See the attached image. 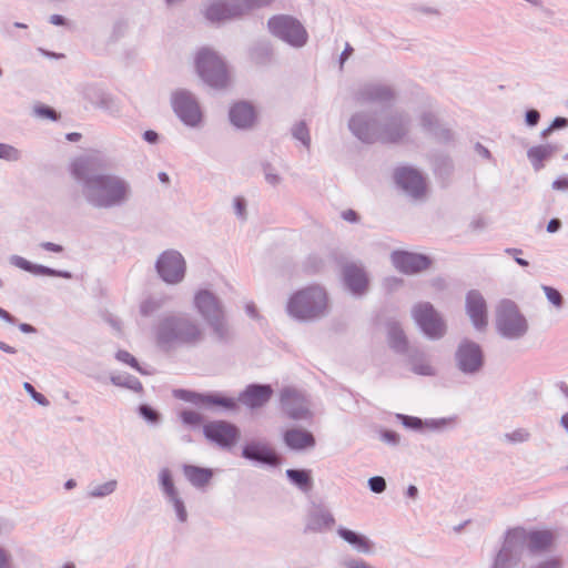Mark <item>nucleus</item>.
I'll use <instances>...</instances> for the list:
<instances>
[{
    "mask_svg": "<svg viewBox=\"0 0 568 568\" xmlns=\"http://www.w3.org/2000/svg\"><path fill=\"white\" fill-rule=\"evenodd\" d=\"M111 381L114 385L124 386L134 392H140L142 389L141 383L132 376H112Z\"/></svg>",
    "mask_w": 568,
    "mask_h": 568,
    "instance_id": "36",
    "label": "nucleus"
},
{
    "mask_svg": "<svg viewBox=\"0 0 568 568\" xmlns=\"http://www.w3.org/2000/svg\"><path fill=\"white\" fill-rule=\"evenodd\" d=\"M272 395V388L267 385H252L241 395V400L254 408L265 404Z\"/></svg>",
    "mask_w": 568,
    "mask_h": 568,
    "instance_id": "25",
    "label": "nucleus"
},
{
    "mask_svg": "<svg viewBox=\"0 0 568 568\" xmlns=\"http://www.w3.org/2000/svg\"><path fill=\"white\" fill-rule=\"evenodd\" d=\"M557 152H559V146L548 143L530 148L527 152V156L530 160L534 169L539 171L544 168V161L550 159Z\"/></svg>",
    "mask_w": 568,
    "mask_h": 568,
    "instance_id": "28",
    "label": "nucleus"
},
{
    "mask_svg": "<svg viewBox=\"0 0 568 568\" xmlns=\"http://www.w3.org/2000/svg\"><path fill=\"white\" fill-rule=\"evenodd\" d=\"M396 183L413 197H420L426 193L427 184L424 176L415 169L399 168L395 171Z\"/></svg>",
    "mask_w": 568,
    "mask_h": 568,
    "instance_id": "16",
    "label": "nucleus"
},
{
    "mask_svg": "<svg viewBox=\"0 0 568 568\" xmlns=\"http://www.w3.org/2000/svg\"><path fill=\"white\" fill-rule=\"evenodd\" d=\"M541 288L545 292L548 301L556 308H561L562 307V305H564V297H562V295L560 294L559 291H557L556 288H554L551 286H547V285H542Z\"/></svg>",
    "mask_w": 568,
    "mask_h": 568,
    "instance_id": "38",
    "label": "nucleus"
},
{
    "mask_svg": "<svg viewBox=\"0 0 568 568\" xmlns=\"http://www.w3.org/2000/svg\"><path fill=\"white\" fill-rule=\"evenodd\" d=\"M422 125L425 130L433 133L435 136H437L440 140H449L452 136V133L448 129L443 128L436 120V118L427 112L422 115Z\"/></svg>",
    "mask_w": 568,
    "mask_h": 568,
    "instance_id": "32",
    "label": "nucleus"
},
{
    "mask_svg": "<svg viewBox=\"0 0 568 568\" xmlns=\"http://www.w3.org/2000/svg\"><path fill=\"white\" fill-rule=\"evenodd\" d=\"M0 159L17 161L20 159V152L11 145L0 143Z\"/></svg>",
    "mask_w": 568,
    "mask_h": 568,
    "instance_id": "41",
    "label": "nucleus"
},
{
    "mask_svg": "<svg viewBox=\"0 0 568 568\" xmlns=\"http://www.w3.org/2000/svg\"><path fill=\"white\" fill-rule=\"evenodd\" d=\"M560 567H561L560 561L557 559L546 561L539 566V568H560Z\"/></svg>",
    "mask_w": 568,
    "mask_h": 568,
    "instance_id": "63",
    "label": "nucleus"
},
{
    "mask_svg": "<svg viewBox=\"0 0 568 568\" xmlns=\"http://www.w3.org/2000/svg\"><path fill=\"white\" fill-rule=\"evenodd\" d=\"M555 541L551 530H528L516 527L508 530L493 568H518L526 550L541 552L549 550Z\"/></svg>",
    "mask_w": 568,
    "mask_h": 568,
    "instance_id": "2",
    "label": "nucleus"
},
{
    "mask_svg": "<svg viewBox=\"0 0 568 568\" xmlns=\"http://www.w3.org/2000/svg\"><path fill=\"white\" fill-rule=\"evenodd\" d=\"M182 420L187 425H197L201 423V415L194 410H183L181 413Z\"/></svg>",
    "mask_w": 568,
    "mask_h": 568,
    "instance_id": "47",
    "label": "nucleus"
},
{
    "mask_svg": "<svg viewBox=\"0 0 568 568\" xmlns=\"http://www.w3.org/2000/svg\"><path fill=\"white\" fill-rule=\"evenodd\" d=\"M539 119L540 114L537 110L531 109L526 112V123L529 126H535L539 122Z\"/></svg>",
    "mask_w": 568,
    "mask_h": 568,
    "instance_id": "56",
    "label": "nucleus"
},
{
    "mask_svg": "<svg viewBox=\"0 0 568 568\" xmlns=\"http://www.w3.org/2000/svg\"><path fill=\"white\" fill-rule=\"evenodd\" d=\"M392 261L397 270L407 274L420 272L429 265L426 256L408 252L393 253Z\"/></svg>",
    "mask_w": 568,
    "mask_h": 568,
    "instance_id": "19",
    "label": "nucleus"
},
{
    "mask_svg": "<svg viewBox=\"0 0 568 568\" xmlns=\"http://www.w3.org/2000/svg\"><path fill=\"white\" fill-rule=\"evenodd\" d=\"M41 246L47 250V251H51V252H61L62 251V246L58 245V244H54V243H51V242H44L41 244Z\"/></svg>",
    "mask_w": 568,
    "mask_h": 568,
    "instance_id": "61",
    "label": "nucleus"
},
{
    "mask_svg": "<svg viewBox=\"0 0 568 568\" xmlns=\"http://www.w3.org/2000/svg\"><path fill=\"white\" fill-rule=\"evenodd\" d=\"M466 307L474 326L484 329L487 325V306L483 295L477 291H470L467 295Z\"/></svg>",
    "mask_w": 568,
    "mask_h": 568,
    "instance_id": "20",
    "label": "nucleus"
},
{
    "mask_svg": "<svg viewBox=\"0 0 568 568\" xmlns=\"http://www.w3.org/2000/svg\"><path fill=\"white\" fill-rule=\"evenodd\" d=\"M235 213L239 217L245 219L246 216V202L243 197H235L234 200Z\"/></svg>",
    "mask_w": 568,
    "mask_h": 568,
    "instance_id": "52",
    "label": "nucleus"
},
{
    "mask_svg": "<svg viewBox=\"0 0 568 568\" xmlns=\"http://www.w3.org/2000/svg\"><path fill=\"white\" fill-rule=\"evenodd\" d=\"M0 568H14L11 552L0 546Z\"/></svg>",
    "mask_w": 568,
    "mask_h": 568,
    "instance_id": "46",
    "label": "nucleus"
},
{
    "mask_svg": "<svg viewBox=\"0 0 568 568\" xmlns=\"http://www.w3.org/2000/svg\"><path fill=\"white\" fill-rule=\"evenodd\" d=\"M255 110L246 102H239L230 110V120L237 128H250L255 121Z\"/></svg>",
    "mask_w": 568,
    "mask_h": 568,
    "instance_id": "24",
    "label": "nucleus"
},
{
    "mask_svg": "<svg viewBox=\"0 0 568 568\" xmlns=\"http://www.w3.org/2000/svg\"><path fill=\"white\" fill-rule=\"evenodd\" d=\"M273 0H215L205 10V17L212 22L240 18L255 8L268 6Z\"/></svg>",
    "mask_w": 568,
    "mask_h": 568,
    "instance_id": "9",
    "label": "nucleus"
},
{
    "mask_svg": "<svg viewBox=\"0 0 568 568\" xmlns=\"http://www.w3.org/2000/svg\"><path fill=\"white\" fill-rule=\"evenodd\" d=\"M204 434L210 440L225 448L232 447L240 437L239 428L224 420L207 423L204 426Z\"/></svg>",
    "mask_w": 568,
    "mask_h": 568,
    "instance_id": "15",
    "label": "nucleus"
},
{
    "mask_svg": "<svg viewBox=\"0 0 568 568\" xmlns=\"http://www.w3.org/2000/svg\"><path fill=\"white\" fill-rule=\"evenodd\" d=\"M348 126L355 136L366 143L397 142L407 133L408 120L404 114H396L377 122L366 113H356Z\"/></svg>",
    "mask_w": 568,
    "mask_h": 568,
    "instance_id": "3",
    "label": "nucleus"
},
{
    "mask_svg": "<svg viewBox=\"0 0 568 568\" xmlns=\"http://www.w3.org/2000/svg\"><path fill=\"white\" fill-rule=\"evenodd\" d=\"M195 65L201 79L213 88H224L230 82V73L222 58L210 48L199 50Z\"/></svg>",
    "mask_w": 568,
    "mask_h": 568,
    "instance_id": "7",
    "label": "nucleus"
},
{
    "mask_svg": "<svg viewBox=\"0 0 568 568\" xmlns=\"http://www.w3.org/2000/svg\"><path fill=\"white\" fill-rule=\"evenodd\" d=\"M356 99L362 103H385L394 99V91L383 83H367L357 92Z\"/></svg>",
    "mask_w": 568,
    "mask_h": 568,
    "instance_id": "21",
    "label": "nucleus"
},
{
    "mask_svg": "<svg viewBox=\"0 0 568 568\" xmlns=\"http://www.w3.org/2000/svg\"><path fill=\"white\" fill-rule=\"evenodd\" d=\"M160 484L162 490L168 498V500L173 505L176 516L180 521L184 523L187 518V513L184 507L183 501L180 499L178 490L174 486L171 471L169 469H163L160 473Z\"/></svg>",
    "mask_w": 568,
    "mask_h": 568,
    "instance_id": "23",
    "label": "nucleus"
},
{
    "mask_svg": "<svg viewBox=\"0 0 568 568\" xmlns=\"http://www.w3.org/2000/svg\"><path fill=\"white\" fill-rule=\"evenodd\" d=\"M243 457L262 464L275 466L280 462V457L274 449L264 442H251L243 449Z\"/></svg>",
    "mask_w": 568,
    "mask_h": 568,
    "instance_id": "22",
    "label": "nucleus"
},
{
    "mask_svg": "<svg viewBox=\"0 0 568 568\" xmlns=\"http://www.w3.org/2000/svg\"><path fill=\"white\" fill-rule=\"evenodd\" d=\"M162 304V301L160 298H156V297H148L146 300H144L142 303H141V313L143 315H150L152 314L155 310H158Z\"/></svg>",
    "mask_w": 568,
    "mask_h": 568,
    "instance_id": "40",
    "label": "nucleus"
},
{
    "mask_svg": "<svg viewBox=\"0 0 568 568\" xmlns=\"http://www.w3.org/2000/svg\"><path fill=\"white\" fill-rule=\"evenodd\" d=\"M552 187L558 191H568V176L556 180L552 183Z\"/></svg>",
    "mask_w": 568,
    "mask_h": 568,
    "instance_id": "57",
    "label": "nucleus"
},
{
    "mask_svg": "<svg viewBox=\"0 0 568 568\" xmlns=\"http://www.w3.org/2000/svg\"><path fill=\"white\" fill-rule=\"evenodd\" d=\"M506 439L510 443H524L530 437V434L525 428H518L511 433L505 435Z\"/></svg>",
    "mask_w": 568,
    "mask_h": 568,
    "instance_id": "43",
    "label": "nucleus"
},
{
    "mask_svg": "<svg viewBox=\"0 0 568 568\" xmlns=\"http://www.w3.org/2000/svg\"><path fill=\"white\" fill-rule=\"evenodd\" d=\"M184 475L192 485L203 487L211 480L213 473L209 468L186 465L184 466Z\"/></svg>",
    "mask_w": 568,
    "mask_h": 568,
    "instance_id": "30",
    "label": "nucleus"
},
{
    "mask_svg": "<svg viewBox=\"0 0 568 568\" xmlns=\"http://www.w3.org/2000/svg\"><path fill=\"white\" fill-rule=\"evenodd\" d=\"M413 317L425 335L440 338L446 332V324L440 314L428 302L418 303L413 307Z\"/></svg>",
    "mask_w": 568,
    "mask_h": 568,
    "instance_id": "11",
    "label": "nucleus"
},
{
    "mask_svg": "<svg viewBox=\"0 0 568 568\" xmlns=\"http://www.w3.org/2000/svg\"><path fill=\"white\" fill-rule=\"evenodd\" d=\"M23 387L37 403H39L42 406L49 405V400L45 398V396L37 392L36 388L30 383H24Z\"/></svg>",
    "mask_w": 568,
    "mask_h": 568,
    "instance_id": "44",
    "label": "nucleus"
},
{
    "mask_svg": "<svg viewBox=\"0 0 568 568\" xmlns=\"http://www.w3.org/2000/svg\"><path fill=\"white\" fill-rule=\"evenodd\" d=\"M116 358L123 363L130 364L133 367H136L139 371H141L138 367L136 359L128 352L125 351H119L116 354Z\"/></svg>",
    "mask_w": 568,
    "mask_h": 568,
    "instance_id": "53",
    "label": "nucleus"
},
{
    "mask_svg": "<svg viewBox=\"0 0 568 568\" xmlns=\"http://www.w3.org/2000/svg\"><path fill=\"white\" fill-rule=\"evenodd\" d=\"M334 523V517L328 510L316 508L308 515L306 530L322 531L323 529L331 528Z\"/></svg>",
    "mask_w": 568,
    "mask_h": 568,
    "instance_id": "29",
    "label": "nucleus"
},
{
    "mask_svg": "<svg viewBox=\"0 0 568 568\" xmlns=\"http://www.w3.org/2000/svg\"><path fill=\"white\" fill-rule=\"evenodd\" d=\"M293 136L301 141L304 146L310 148L311 138L308 129L304 122L296 123L292 129Z\"/></svg>",
    "mask_w": 568,
    "mask_h": 568,
    "instance_id": "37",
    "label": "nucleus"
},
{
    "mask_svg": "<svg viewBox=\"0 0 568 568\" xmlns=\"http://www.w3.org/2000/svg\"><path fill=\"white\" fill-rule=\"evenodd\" d=\"M118 486V481L112 479L106 483L94 486L89 493L91 498H103L111 495Z\"/></svg>",
    "mask_w": 568,
    "mask_h": 568,
    "instance_id": "35",
    "label": "nucleus"
},
{
    "mask_svg": "<svg viewBox=\"0 0 568 568\" xmlns=\"http://www.w3.org/2000/svg\"><path fill=\"white\" fill-rule=\"evenodd\" d=\"M38 274L50 275V276H61L64 278L71 277V274L69 272L55 271V270L49 268L47 266H38Z\"/></svg>",
    "mask_w": 568,
    "mask_h": 568,
    "instance_id": "50",
    "label": "nucleus"
},
{
    "mask_svg": "<svg viewBox=\"0 0 568 568\" xmlns=\"http://www.w3.org/2000/svg\"><path fill=\"white\" fill-rule=\"evenodd\" d=\"M10 262L11 264H13L14 266H18L22 270H26L28 272H31V273H36L38 274V266L39 265H33L31 264L29 261H27L26 258L21 257V256H18V255H12L10 257Z\"/></svg>",
    "mask_w": 568,
    "mask_h": 568,
    "instance_id": "42",
    "label": "nucleus"
},
{
    "mask_svg": "<svg viewBox=\"0 0 568 568\" xmlns=\"http://www.w3.org/2000/svg\"><path fill=\"white\" fill-rule=\"evenodd\" d=\"M156 270L166 283H179L185 274V261L178 251H166L159 257Z\"/></svg>",
    "mask_w": 568,
    "mask_h": 568,
    "instance_id": "14",
    "label": "nucleus"
},
{
    "mask_svg": "<svg viewBox=\"0 0 568 568\" xmlns=\"http://www.w3.org/2000/svg\"><path fill=\"white\" fill-rule=\"evenodd\" d=\"M172 104L179 118L190 126H196L202 121L201 108L192 93L185 90L176 91Z\"/></svg>",
    "mask_w": 568,
    "mask_h": 568,
    "instance_id": "12",
    "label": "nucleus"
},
{
    "mask_svg": "<svg viewBox=\"0 0 568 568\" xmlns=\"http://www.w3.org/2000/svg\"><path fill=\"white\" fill-rule=\"evenodd\" d=\"M264 175L266 182L273 186L278 185L282 181V178L276 173V171L271 165L264 166Z\"/></svg>",
    "mask_w": 568,
    "mask_h": 568,
    "instance_id": "45",
    "label": "nucleus"
},
{
    "mask_svg": "<svg viewBox=\"0 0 568 568\" xmlns=\"http://www.w3.org/2000/svg\"><path fill=\"white\" fill-rule=\"evenodd\" d=\"M388 342L390 347L398 353H404L407 349L406 336L396 322L388 323Z\"/></svg>",
    "mask_w": 568,
    "mask_h": 568,
    "instance_id": "31",
    "label": "nucleus"
},
{
    "mask_svg": "<svg viewBox=\"0 0 568 568\" xmlns=\"http://www.w3.org/2000/svg\"><path fill=\"white\" fill-rule=\"evenodd\" d=\"M36 113L40 116H43V118H49V119H52V120H55L57 119V113L53 109L51 108H48V106H43V105H40V106H37L36 108Z\"/></svg>",
    "mask_w": 568,
    "mask_h": 568,
    "instance_id": "55",
    "label": "nucleus"
},
{
    "mask_svg": "<svg viewBox=\"0 0 568 568\" xmlns=\"http://www.w3.org/2000/svg\"><path fill=\"white\" fill-rule=\"evenodd\" d=\"M50 22L55 26H64L65 19L60 14H53L50 17Z\"/></svg>",
    "mask_w": 568,
    "mask_h": 568,
    "instance_id": "64",
    "label": "nucleus"
},
{
    "mask_svg": "<svg viewBox=\"0 0 568 568\" xmlns=\"http://www.w3.org/2000/svg\"><path fill=\"white\" fill-rule=\"evenodd\" d=\"M194 304L216 337L226 339L230 336V326L219 297L207 290H202L196 293Z\"/></svg>",
    "mask_w": 568,
    "mask_h": 568,
    "instance_id": "6",
    "label": "nucleus"
},
{
    "mask_svg": "<svg viewBox=\"0 0 568 568\" xmlns=\"http://www.w3.org/2000/svg\"><path fill=\"white\" fill-rule=\"evenodd\" d=\"M566 126H568V119L561 116L556 118L551 124V129L554 130L564 129Z\"/></svg>",
    "mask_w": 568,
    "mask_h": 568,
    "instance_id": "59",
    "label": "nucleus"
},
{
    "mask_svg": "<svg viewBox=\"0 0 568 568\" xmlns=\"http://www.w3.org/2000/svg\"><path fill=\"white\" fill-rule=\"evenodd\" d=\"M337 534L359 552L371 554L374 550V542L365 535L344 527H339Z\"/></svg>",
    "mask_w": 568,
    "mask_h": 568,
    "instance_id": "27",
    "label": "nucleus"
},
{
    "mask_svg": "<svg viewBox=\"0 0 568 568\" xmlns=\"http://www.w3.org/2000/svg\"><path fill=\"white\" fill-rule=\"evenodd\" d=\"M457 361L463 372H477L483 365V353L479 345L469 341L463 342L457 352Z\"/></svg>",
    "mask_w": 568,
    "mask_h": 568,
    "instance_id": "18",
    "label": "nucleus"
},
{
    "mask_svg": "<svg viewBox=\"0 0 568 568\" xmlns=\"http://www.w3.org/2000/svg\"><path fill=\"white\" fill-rule=\"evenodd\" d=\"M0 317L3 318L4 321L11 323V324H16L17 323V318L13 317L10 313H8L6 310H3L1 307H0Z\"/></svg>",
    "mask_w": 568,
    "mask_h": 568,
    "instance_id": "62",
    "label": "nucleus"
},
{
    "mask_svg": "<svg viewBox=\"0 0 568 568\" xmlns=\"http://www.w3.org/2000/svg\"><path fill=\"white\" fill-rule=\"evenodd\" d=\"M369 488L374 493H383L386 488V481L383 477L376 476L372 477L368 481Z\"/></svg>",
    "mask_w": 568,
    "mask_h": 568,
    "instance_id": "48",
    "label": "nucleus"
},
{
    "mask_svg": "<svg viewBox=\"0 0 568 568\" xmlns=\"http://www.w3.org/2000/svg\"><path fill=\"white\" fill-rule=\"evenodd\" d=\"M287 477L302 490L307 491L312 488V478L310 471L288 469Z\"/></svg>",
    "mask_w": 568,
    "mask_h": 568,
    "instance_id": "33",
    "label": "nucleus"
},
{
    "mask_svg": "<svg viewBox=\"0 0 568 568\" xmlns=\"http://www.w3.org/2000/svg\"><path fill=\"white\" fill-rule=\"evenodd\" d=\"M201 337L202 331L199 324L189 316L168 317L158 329V341L164 346L195 343Z\"/></svg>",
    "mask_w": 568,
    "mask_h": 568,
    "instance_id": "5",
    "label": "nucleus"
},
{
    "mask_svg": "<svg viewBox=\"0 0 568 568\" xmlns=\"http://www.w3.org/2000/svg\"><path fill=\"white\" fill-rule=\"evenodd\" d=\"M199 403L206 406H221L227 409L234 408L236 406V403L233 398L224 397L219 394H212L206 396H197Z\"/></svg>",
    "mask_w": 568,
    "mask_h": 568,
    "instance_id": "34",
    "label": "nucleus"
},
{
    "mask_svg": "<svg viewBox=\"0 0 568 568\" xmlns=\"http://www.w3.org/2000/svg\"><path fill=\"white\" fill-rule=\"evenodd\" d=\"M140 412L145 419L152 423H155L159 418L158 413L146 405H142L140 407Z\"/></svg>",
    "mask_w": 568,
    "mask_h": 568,
    "instance_id": "54",
    "label": "nucleus"
},
{
    "mask_svg": "<svg viewBox=\"0 0 568 568\" xmlns=\"http://www.w3.org/2000/svg\"><path fill=\"white\" fill-rule=\"evenodd\" d=\"M496 326L500 335L509 339L521 338L528 331L526 317L520 313L517 304L510 300H503L498 304Z\"/></svg>",
    "mask_w": 568,
    "mask_h": 568,
    "instance_id": "8",
    "label": "nucleus"
},
{
    "mask_svg": "<svg viewBox=\"0 0 568 568\" xmlns=\"http://www.w3.org/2000/svg\"><path fill=\"white\" fill-rule=\"evenodd\" d=\"M281 405L286 415L293 419H310L313 416L308 399L296 388L286 387L282 390Z\"/></svg>",
    "mask_w": 568,
    "mask_h": 568,
    "instance_id": "13",
    "label": "nucleus"
},
{
    "mask_svg": "<svg viewBox=\"0 0 568 568\" xmlns=\"http://www.w3.org/2000/svg\"><path fill=\"white\" fill-rule=\"evenodd\" d=\"M412 367H413V371L419 375H433L434 374V368L432 367V365L422 358L414 359L412 363Z\"/></svg>",
    "mask_w": 568,
    "mask_h": 568,
    "instance_id": "39",
    "label": "nucleus"
},
{
    "mask_svg": "<svg viewBox=\"0 0 568 568\" xmlns=\"http://www.w3.org/2000/svg\"><path fill=\"white\" fill-rule=\"evenodd\" d=\"M268 29L275 37L293 47H303L307 41V32L302 23L291 16H276L270 19Z\"/></svg>",
    "mask_w": 568,
    "mask_h": 568,
    "instance_id": "10",
    "label": "nucleus"
},
{
    "mask_svg": "<svg viewBox=\"0 0 568 568\" xmlns=\"http://www.w3.org/2000/svg\"><path fill=\"white\" fill-rule=\"evenodd\" d=\"M382 438L389 444H397L399 439L398 435L395 432L390 430H385L382 434Z\"/></svg>",
    "mask_w": 568,
    "mask_h": 568,
    "instance_id": "58",
    "label": "nucleus"
},
{
    "mask_svg": "<svg viewBox=\"0 0 568 568\" xmlns=\"http://www.w3.org/2000/svg\"><path fill=\"white\" fill-rule=\"evenodd\" d=\"M561 226V222L558 219H552L547 225V231L550 233L557 232Z\"/></svg>",
    "mask_w": 568,
    "mask_h": 568,
    "instance_id": "60",
    "label": "nucleus"
},
{
    "mask_svg": "<svg viewBox=\"0 0 568 568\" xmlns=\"http://www.w3.org/2000/svg\"><path fill=\"white\" fill-rule=\"evenodd\" d=\"M284 440L292 449H306L315 445L314 436L302 428H292L285 432Z\"/></svg>",
    "mask_w": 568,
    "mask_h": 568,
    "instance_id": "26",
    "label": "nucleus"
},
{
    "mask_svg": "<svg viewBox=\"0 0 568 568\" xmlns=\"http://www.w3.org/2000/svg\"><path fill=\"white\" fill-rule=\"evenodd\" d=\"M72 175L81 182L83 197L94 207L119 206L131 196V186L126 180L115 174L92 172V162L88 158L77 159L72 163Z\"/></svg>",
    "mask_w": 568,
    "mask_h": 568,
    "instance_id": "1",
    "label": "nucleus"
},
{
    "mask_svg": "<svg viewBox=\"0 0 568 568\" xmlns=\"http://www.w3.org/2000/svg\"><path fill=\"white\" fill-rule=\"evenodd\" d=\"M342 274L345 285L353 294L362 295L367 291L368 277L362 265L347 262L343 265Z\"/></svg>",
    "mask_w": 568,
    "mask_h": 568,
    "instance_id": "17",
    "label": "nucleus"
},
{
    "mask_svg": "<svg viewBox=\"0 0 568 568\" xmlns=\"http://www.w3.org/2000/svg\"><path fill=\"white\" fill-rule=\"evenodd\" d=\"M398 418L402 419L403 424L408 427V428H413V429H419L422 428L423 426V422L422 419L417 418V417H412V416H405V415H398Z\"/></svg>",
    "mask_w": 568,
    "mask_h": 568,
    "instance_id": "49",
    "label": "nucleus"
},
{
    "mask_svg": "<svg viewBox=\"0 0 568 568\" xmlns=\"http://www.w3.org/2000/svg\"><path fill=\"white\" fill-rule=\"evenodd\" d=\"M329 307L326 291L313 285L297 291L287 303L288 314L301 321H312L324 316Z\"/></svg>",
    "mask_w": 568,
    "mask_h": 568,
    "instance_id": "4",
    "label": "nucleus"
},
{
    "mask_svg": "<svg viewBox=\"0 0 568 568\" xmlns=\"http://www.w3.org/2000/svg\"><path fill=\"white\" fill-rule=\"evenodd\" d=\"M343 568H373L362 559L348 558L342 562Z\"/></svg>",
    "mask_w": 568,
    "mask_h": 568,
    "instance_id": "51",
    "label": "nucleus"
}]
</instances>
